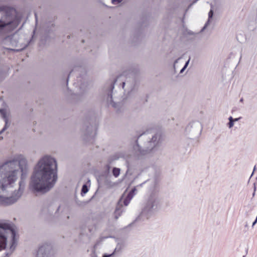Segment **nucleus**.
Returning <instances> with one entry per match:
<instances>
[{
  "label": "nucleus",
  "instance_id": "5701e85b",
  "mask_svg": "<svg viewBox=\"0 0 257 257\" xmlns=\"http://www.w3.org/2000/svg\"><path fill=\"white\" fill-rule=\"evenodd\" d=\"M118 158H119V157H118V156H117L116 155H114V156H113V159H114V160H117V159H118Z\"/></svg>",
  "mask_w": 257,
  "mask_h": 257
},
{
  "label": "nucleus",
  "instance_id": "412c9836",
  "mask_svg": "<svg viewBox=\"0 0 257 257\" xmlns=\"http://www.w3.org/2000/svg\"><path fill=\"white\" fill-rule=\"evenodd\" d=\"M189 61L190 60L189 59L185 64L184 65V67H185L186 68H187V67L188 66V64H189Z\"/></svg>",
  "mask_w": 257,
  "mask_h": 257
},
{
  "label": "nucleus",
  "instance_id": "a211bd4d",
  "mask_svg": "<svg viewBox=\"0 0 257 257\" xmlns=\"http://www.w3.org/2000/svg\"><path fill=\"white\" fill-rule=\"evenodd\" d=\"M108 236H101L99 238V239L97 240L96 244L94 245V247L99 243L100 242L102 241L104 239L108 238Z\"/></svg>",
  "mask_w": 257,
  "mask_h": 257
},
{
  "label": "nucleus",
  "instance_id": "9b49d317",
  "mask_svg": "<svg viewBox=\"0 0 257 257\" xmlns=\"http://www.w3.org/2000/svg\"><path fill=\"white\" fill-rule=\"evenodd\" d=\"M213 15V11L212 10H210L208 13V20L207 22L206 23V24H205L204 26L201 29V31H203L206 29L208 23H209L210 19L212 18Z\"/></svg>",
  "mask_w": 257,
  "mask_h": 257
},
{
  "label": "nucleus",
  "instance_id": "39448f33",
  "mask_svg": "<svg viewBox=\"0 0 257 257\" xmlns=\"http://www.w3.org/2000/svg\"><path fill=\"white\" fill-rule=\"evenodd\" d=\"M158 143V135L157 134H155L152 136L151 140L148 142V144L150 146L147 147L146 149H142L138 143V140L136 141V145L134 147V149L138 155H145L152 151L157 146Z\"/></svg>",
  "mask_w": 257,
  "mask_h": 257
},
{
  "label": "nucleus",
  "instance_id": "393cba45",
  "mask_svg": "<svg viewBox=\"0 0 257 257\" xmlns=\"http://www.w3.org/2000/svg\"><path fill=\"white\" fill-rule=\"evenodd\" d=\"M256 222L257 221H256V220L255 219V220L252 223V226H253L256 223Z\"/></svg>",
  "mask_w": 257,
  "mask_h": 257
},
{
  "label": "nucleus",
  "instance_id": "7ed1b4c3",
  "mask_svg": "<svg viewBox=\"0 0 257 257\" xmlns=\"http://www.w3.org/2000/svg\"><path fill=\"white\" fill-rule=\"evenodd\" d=\"M14 9L7 6L0 7V29L6 28L11 31L19 25V21L14 15Z\"/></svg>",
  "mask_w": 257,
  "mask_h": 257
},
{
  "label": "nucleus",
  "instance_id": "aec40b11",
  "mask_svg": "<svg viewBox=\"0 0 257 257\" xmlns=\"http://www.w3.org/2000/svg\"><path fill=\"white\" fill-rule=\"evenodd\" d=\"M121 2V0H111V3L113 5L118 4Z\"/></svg>",
  "mask_w": 257,
  "mask_h": 257
},
{
  "label": "nucleus",
  "instance_id": "f704fd0d",
  "mask_svg": "<svg viewBox=\"0 0 257 257\" xmlns=\"http://www.w3.org/2000/svg\"><path fill=\"white\" fill-rule=\"evenodd\" d=\"M3 111H4V110H3V109H1V110H0V112H2Z\"/></svg>",
  "mask_w": 257,
  "mask_h": 257
},
{
  "label": "nucleus",
  "instance_id": "a878e982",
  "mask_svg": "<svg viewBox=\"0 0 257 257\" xmlns=\"http://www.w3.org/2000/svg\"><path fill=\"white\" fill-rule=\"evenodd\" d=\"M254 186H255V184H254ZM255 190H256L255 186H254V192L253 193V196L254 195Z\"/></svg>",
  "mask_w": 257,
  "mask_h": 257
},
{
  "label": "nucleus",
  "instance_id": "f257e3e1",
  "mask_svg": "<svg viewBox=\"0 0 257 257\" xmlns=\"http://www.w3.org/2000/svg\"><path fill=\"white\" fill-rule=\"evenodd\" d=\"M28 173L27 160L21 155L0 166V205H10L19 200L24 190Z\"/></svg>",
  "mask_w": 257,
  "mask_h": 257
},
{
  "label": "nucleus",
  "instance_id": "f8f14e48",
  "mask_svg": "<svg viewBox=\"0 0 257 257\" xmlns=\"http://www.w3.org/2000/svg\"><path fill=\"white\" fill-rule=\"evenodd\" d=\"M228 119L229 121L228 123V125L229 128H231L233 126L234 121H237L238 119V118L233 119L232 116H230Z\"/></svg>",
  "mask_w": 257,
  "mask_h": 257
},
{
  "label": "nucleus",
  "instance_id": "f3484780",
  "mask_svg": "<svg viewBox=\"0 0 257 257\" xmlns=\"http://www.w3.org/2000/svg\"><path fill=\"white\" fill-rule=\"evenodd\" d=\"M154 130H152V129H151L150 130H147L146 132H144L143 133H142L141 134H140L139 137H138V139L141 137V136H144V135H147V134H149L150 133V132H152V131H153Z\"/></svg>",
  "mask_w": 257,
  "mask_h": 257
},
{
  "label": "nucleus",
  "instance_id": "473e14b6",
  "mask_svg": "<svg viewBox=\"0 0 257 257\" xmlns=\"http://www.w3.org/2000/svg\"><path fill=\"white\" fill-rule=\"evenodd\" d=\"M240 102H242L243 101V98H242L240 99Z\"/></svg>",
  "mask_w": 257,
  "mask_h": 257
},
{
  "label": "nucleus",
  "instance_id": "b1692460",
  "mask_svg": "<svg viewBox=\"0 0 257 257\" xmlns=\"http://www.w3.org/2000/svg\"><path fill=\"white\" fill-rule=\"evenodd\" d=\"M72 72H70V73H71ZM70 74H69L68 77H67V85H68V80H69V76H70Z\"/></svg>",
  "mask_w": 257,
  "mask_h": 257
},
{
  "label": "nucleus",
  "instance_id": "c9c22d12",
  "mask_svg": "<svg viewBox=\"0 0 257 257\" xmlns=\"http://www.w3.org/2000/svg\"><path fill=\"white\" fill-rule=\"evenodd\" d=\"M59 208H60V206L57 208V211H58L59 210Z\"/></svg>",
  "mask_w": 257,
  "mask_h": 257
},
{
  "label": "nucleus",
  "instance_id": "c85d7f7f",
  "mask_svg": "<svg viewBox=\"0 0 257 257\" xmlns=\"http://www.w3.org/2000/svg\"><path fill=\"white\" fill-rule=\"evenodd\" d=\"M179 59V58L175 60V63H174V65L175 64V63L178 62V61Z\"/></svg>",
  "mask_w": 257,
  "mask_h": 257
},
{
  "label": "nucleus",
  "instance_id": "cd10ccee",
  "mask_svg": "<svg viewBox=\"0 0 257 257\" xmlns=\"http://www.w3.org/2000/svg\"><path fill=\"white\" fill-rule=\"evenodd\" d=\"M125 83L124 82H123L122 83V87L123 88L125 86Z\"/></svg>",
  "mask_w": 257,
  "mask_h": 257
},
{
  "label": "nucleus",
  "instance_id": "1a4fd4ad",
  "mask_svg": "<svg viewBox=\"0 0 257 257\" xmlns=\"http://www.w3.org/2000/svg\"><path fill=\"white\" fill-rule=\"evenodd\" d=\"M117 79H114L112 82H111V84H110V86L109 87L108 90V97H107V100L108 101H110V103H112V105L113 107H115V103L113 102L112 100V91L114 87V84L116 82Z\"/></svg>",
  "mask_w": 257,
  "mask_h": 257
},
{
  "label": "nucleus",
  "instance_id": "4be33fe9",
  "mask_svg": "<svg viewBox=\"0 0 257 257\" xmlns=\"http://www.w3.org/2000/svg\"><path fill=\"white\" fill-rule=\"evenodd\" d=\"M186 68L185 67H184H184L181 69V70H180V73H183V72H184V71L186 69Z\"/></svg>",
  "mask_w": 257,
  "mask_h": 257
},
{
  "label": "nucleus",
  "instance_id": "0eeeda50",
  "mask_svg": "<svg viewBox=\"0 0 257 257\" xmlns=\"http://www.w3.org/2000/svg\"><path fill=\"white\" fill-rule=\"evenodd\" d=\"M85 138L86 140H93L96 135V130L95 126H93L92 124L86 125L85 124Z\"/></svg>",
  "mask_w": 257,
  "mask_h": 257
},
{
  "label": "nucleus",
  "instance_id": "9d476101",
  "mask_svg": "<svg viewBox=\"0 0 257 257\" xmlns=\"http://www.w3.org/2000/svg\"><path fill=\"white\" fill-rule=\"evenodd\" d=\"M122 247L123 245L122 244L118 243L113 252L110 254L105 253L103 255L102 257H113L115 254L121 251Z\"/></svg>",
  "mask_w": 257,
  "mask_h": 257
},
{
  "label": "nucleus",
  "instance_id": "dca6fc26",
  "mask_svg": "<svg viewBox=\"0 0 257 257\" xmlns=\"http://www.w3.org/2000/svg\"><path fill=\"white\" fill-rule=\"evenodd\" d=\"M137 191L136 189L135 188H134L131 190V191L128 193L127 196H130V197H131V198L132 199L134 196L135 194V192Z\"/></svg>",
  "mask_w": 257,
  "mask_h": 257
},
{
  "label": "nucleus",
  "instance_id": "f03ea898",
  "mask_svg": "<svg viewBox=\"0 0 257 257\" xmlns=\"http://www.w3.org/2000/svg\"><path fill=\"white\" fill-rule=\"evenodd\" d=\"M58 179L56 160L49 156L42 157L34 169L29 189L34 193H46L53 187Z\"/></svg>",
  "mask_w": 257,
  "mask_h": 257
},
{
  "label": "nucleus",
  "instance_id": "ddd939ff",
  "mask_svg": "<svg viewBox=\"0 0 257 257\" xmlns=\"http://www.w3.org/2000/svg\"><path fill=\"white\" fill-rule=\"evenodd\" d=\"M120 169L117 168H113L112 169V174L115 177H117L120 174Z\"/></svg>",
  "mask_w": 257,
  "mask_h": 257
},
{
  "label": "nucleus",
  "instance_id": "2eb2a0df",
  "mask_svg": "<svg viewBox=\"0 0 257 257\" xmlns=\"http://www.w3.org/2000/svg\"><path fill=\"white\" fill-rule=\"evenodd\" d=\"M131 199L132 198L131 196L130 197V196H127L124 200L123 201H122V203H123L125 206H127L130 203Z\"/></svg>",
  "mask_w": 257,
  "mask_h": 257
},
{
  "label": "nucleus",
  "instance_id": "20e7f679",
  "mask_svg": "<svg viewBox=\"0 0 257 257\" xmlns=\"http://www.w3.org/2000/svg\"><path fill=\"white\" fill-rule=\"evenodd\" d=\"M159 205L158 199L151 196L146 203L140 215L137 218V221L145 220L152 217L157 212Z\"/></svg>",
  "mask_w": 257,
  "mask_h": 257
},
{
  "label": "nucleus",
  "instance_id": "423d86ee",
  "mask_svg": "<svg viewBox=\"0 0 257 257\" xmlns=\"http://www.w3.org/2000/svg\"><path fill=\"white\" fill-rule=\"evenodd\" d=\"M52 254V245L46 243L39 247L36 257H51Z\"/></svg>",
  "mask_w": 257,
  "mask_h": 257
},
{
  "label": "nucleus",
  "instance_id": "2f4dec72",
  "mask_svg": "<svg viewBox=\"0 0 257 257\" xmlns=\"http://www.w3.org/2000/svg\"><path fill=\"white\" fill-rule=\"evenodd\" d=\"M198 0H195L193 2V4H195V3L197 2Z\"/></svg>",
  "mask_w": 257,
  "mask_h": 257
},
{
  "label": "nucleus",
  "instance_id": "7c9ffc66",
  "mask_svg": "<svg viewBox=\"0 0 257 257\" xmlns=\"http://www.w3.org/2000/svg\"><path fill=\"white\" fill-rule=\"evenodd\" d=\"M88 229L89 232H91V228L90 227H88Z\"/></svg>",
  "mask_w": 257,
  "mask_h": 257
},
{
  "label": "nucleus",
  "instance_id": "bb28decb",
  "mask_svg": "<svg viewBox=\"0 0 257 257\" xmlns=\"http://www.w3.org/2000/svg\"><path fill=\"white\" fill-rule=\"evenodd\" d=\"M35 19H36V21L37 22V15L36 13L35 14Z\"/></svg>",
  "mask_w": 257,
  "mask_h": 257
},
{
  "label": "nucleus",
  "instance_id": "4468645a",
  "mask_svg": "<svg viewBox=\"0 0 257 257\" xmlns=\"http://www.w3.org/2000/svg\"><path fill=\"white\" fill-rule=\"evenodd\" d=\"M88 191V188L86 184H84L81 189V194L82 196L85 195Z\"/></svg>",
  "mask_w": 257,
  "mask_h": 257
},
{
  "label": "nucleus",
  "instance_id": "6ab92c4d",
  "mask_svg": "<svg viewBox=\"0 0 257 257\" xmlns=\"http://www.w3.org/2000/svg\"><path fill=\"white\" fill-rule=\"evenodd\" d=\"M5 125L3 128V129L0 131V134H1L3 132H4L7 128V123H8V120L7 118L5 119Z\"/></svg>",
  "mask_w": 257,
  "mask_h": 257
},
{
  "label": "nucleus",
  "instance_id": "c756f323",
  "mask_svg": "<svg viewBox=\"0 0 257 257\" xmlns=\"http://www.w3.org/2000/svg\"><path fill=\"white\" fill-rule=\"evenodd\" d=\"M255 166L254 167L253 171H254V170H255ZM253 172H254V171H253ZM253 173V172H252V174H251V176H252Z\"/></svg>",
  "mask_w": 257,
  "mask_h": 257
},
{
  "label": "nucleus",
  "instance_id": "e433bc0d",
  "mask_svg": "<svg viewBox=\"0 0 257 257\" xmlns=\"http://www.w3.org/2000/svg\"><path fill=\"white\" fill-rule=\"evenodd\" d=\"M243 257H245L244 256H243Z\"/></svg>",
  "mask_w": 257,
  "mask_h": 257
},
{
  "label": "nucleus",
  "instance_id": "72a5a7b5",
  "mask_svg": "<svg viewBox=\"0 0 257 257\" xmlns=\"http://www.w3.org/2000/svg\"><path fill=\"white\" fill-rule=\"evenodd\" d=\"M188 34H190V35H191L192 33L191 32H188Z\"/></svg>",
  "mask_w": 257,
  "mask_h": 257
},
{
  "label": "nucleus",
  "instance_id": "6e6552de",
  "mask_svg": "<svg viewBox=\"0 0 257 257\" xmlns=\"http://www.w3.org/2000/svg\"><path fill=\"white\" fill-rule=\"evenodd\" d=\"M123 211H124V209L122 204V198H121L118 200L114 212L115 219H117L118 217L121 216Z\"/></svg>",
  "mask_w": 257,
  "mask_h": 257
}]
</instances>
